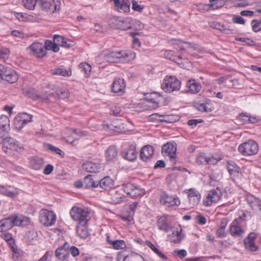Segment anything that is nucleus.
<instances>
[{
    "label": "nucleus",
    "instance_id": "obj_53",
    "mask_svg": "<svg viewBox=\"0 0 261 261\" xmlns=\"http://www.w3.org/2000/svg\"><path fill=\"white\" fill-rule=\"evenodd\" d=\"M208 156L204 153H199L197 158L196 162L198 165L207 164Z\"/></svg>",
    "mask_w": 261,
    "mask_h": 261
},
{
    "label": "nucleus",
    "instance_id": "obj_48",
    "mask_svg": "<svg viewBox=\"0 0 261 261\" xmlns=\"http://www.w3.org/2000/svg\"><path fill=\"white\" fill-rule=\"evenodd\" d=\"M122 18L119 17H113L109 20V24L112 28L119 29Z\"/></svg>",
    "mask_w": 261,
    "mask_h": 261
},
{
    "label": "nucleus",
    "instance_id": "obj_15",
    "mask_svg": "<svg viewBox=\"0 0 261 261\" xmlns=\"http://www.w3.org/2000/svg\"><path fill=\"white\" fill-rule=\"evenodd\" d=\"M121 188L124 193L132 197L142 196L144 194L142 189L130 182L122 185Z\"/></svg>",
    "mask_w": 261,
    "mask_h": 261
},
{
    "label": "nucleus",
    "instance_id": "obj_39",
    "mask_svg": "<svg viewBox=\"0 0 261 261\" xmlns=\"http://www.w3.org/2000/svg\"><path fill=\"white\" fill-rule=\"evenodd\" d=\"M54 96H49V97H57L58 98L60 99H65L68 98L69 96V92L68 90L64 88H59L56 90V92L54 93Z\"/></svg>",
    "mask_w": 261,
    "mask_h": 261
},
{
    "label": "nucleus",
    "instance_id": "obj_11",
    "mask_svg": "<svg viewBox=\"0 0 261 261\" xmlns=\"http://www.w3.org/2000/svg\"><path fill=\"white\" fill-rule=\"evenodd\" d=\"M38 6L43 11L54 13L60 10V2L58 1L38 0Z\"/></svg>",
    "mask_w": 261,
    "mask_h": 261
},
{
    "label": "nucleus",
    "instance_id": "obj_31",
    "mask_svg": "<svg viewBox=\"0 0 261 261\" xmlns=\"http://www.w3.org/2000/svg\"><path fill=\"white\" fill-rule=\"evenodd\" d=\"M185 236L182 233V228H177L173 231L171 234L168 236V239L171 242L174 243H179L184 238Z\"/></svg>",
    "mask_w": 261,
    "mask_h": 261
},
{
    "label": "nucleus",
    "instance_id": "obj_47",
    "mask_svg": "<svg viewBox=\"0 0 261 261\" xmlns=\"http://www.w3.org/2000/svg\"><path fill=\"white\" fill-rule=\"evenodd\" d=\"M254 4L253 0H234L233 5L237 7H245Z\"/></svg>",
    "mask_w": 261,
    "mask_h": 261
},
{
    "label": "nucleus",
    "instance_id": "obj_1",
    "mask_svg": "<svg viewBox=\"0 0 261 261\" xmlns=\"http://www.w3.org/2000/svg\"><path fill=\"white\" fill-rule=\"evenodd\" d=\"M70 215L71 218L78 221L79 224H87L90 219V212L85 208L73 206L70 211Z\"/></svg>",
    "mask_w": 261,
    "mask_h": 261
},
{
    "label": "nucleus",
    "instance_id": "obj_41",
    "mask_svg": "<svg viewBox=\"0 0 261 261\" xmlns=\"http://www.w3.org/2000/svg\"><path fill=\"white\" fill-rule=\"evenodd\" d=\"M65 246H62L56 250V256L60 259H65L69 256L68 251L65 248Z\"/></svg>",
    "mask_w": 261,
    "mask_h": 261
},
{
    "label": "nucleus",
    "instance_id": "obj_8",
    "mask_svg": "<svg viewBox=\"0 0 261 261\" xmlns=\"http://www.w3.org/2000/svg\"><path fill=\"white\" fill-rule=\"evenodd\" d=\"M0 77L10 83H15L18 79L17 74L13 69L0 64Z\"/></svg>",
    "mask_w": 261,
    "mask_h": 261
},
{
    "label": "nucleus",
    "instance_id": "obj_30",
    "mask_svg": "<svg viewBox=\"0 0 261 261\" xmlns=\"http://www.w3.org/2000/svg\"><path fill=\"white\" fill-rule=\"evenodd\" d=\"M13 221L15 222V226L26 227L31 224V220L22 215H14Z\"/></svg>",
    "mask_w": 261,
    "mask_h": 261
},
{
    "label": "nucleus",
    "instance_id": "obj_29",
    "mask_svg": "<svg viewBox=\"0 0 261 261\" xmlns=\"http://www.w3.org/2000/svg\"><path fill=\"white\" fill-rule=\"evenodd\" d=\"M226 167L230 175L232 177L237 176L241 172V170L236 163L231 160L227 162Z\"/></svg>",
    "mask_w": 261,
    "mask_h": 261
},
{
    "label": "nucleus",
    "instance_id": "obj_26",
    "mask_svg": "<svg viewBox=\"0 0 261 261\" xmlns=\"http://www.w3.org/2000/svg\"><path fill=\"white\" fill-rule=\"evenodd\" d=\"M83 169L88 172H98L101 168V164L98 162H87L82 165Z\"/></svg>",
    "mask_w": 261,
    "mask_h": 261
},
{
    "label": "nucleus",
    "instance_id": "obj_55",
    "mask_svg": "<svg viewBox=\"0 0 261 261\" xmlns=\"http://www.w3.org/2000/svg\"><path fill=\"white\" fill-rule=\"evenodd\" d=\"M251 24L254 32H258L261 31V19H253L251 21Z\"/></svg>",
    "mask_w": 261,
    "mask_h": 261
},
{
    "label": "nucleus",
    "instance_id": "obj_2",
    "mask_svg": "<svg viewBox=\"0 0 261 261\" xmlns=\"http://www.w3.org/2000/svg\"><path fill=\"white\" fill-rule=\"evenodd\" d=\"M180 85V81L175 76H166L161 85V88L165 92L171 93L179 90Z\"/></svg>",
    "mask_w": 261,
    "mask_h": 261
},
{
    "label": "nucleus",
    "instance_id": "obj_12",
    "mask_svg": "<svg viewBox=\"0 0 261 261\" xmlns=\"http://www.w3.org/2000/svg\"><path fill=\"white\" fill-rule=\"evenodd\" d=\"M147 103L145 105V110L155 109L159 107V103L163 99L162 96L159 93L154 92L149 94L146 97Z\"/></svg>",
    "mask_w": 261,
    "mask_h": 261
},
{
    "label": "nucleus",
    "instance_id": "obj_4",
    "mask_svg": "<svg viewBox=\"0 0 261 261\" xmlns=\"http://www.w3.org/2000/svg\"><path fill=\"white\" fill-rule=\"evenodd\" d=\"M160 202L162 205L167 207L178 206L180 204V201L177 196L170 195L165 191L161 193Z\"/></svg>",
    "mask_w": 261,
    "mask_h": 261
},
{
    "label": "nucleus",
    "instance_id": "obj_33",
    "mask_svg": "<svg viewBox=\"0 0 261 261\" xmlns=\"http://www.w3.org/2000/svg\"><path fill=\"white\" fill-rule=\"evenodd\" d=\"M114 180L109 176H106L101 179L98 180V187L99 186L103 190H107L111 188L114 186Z\"/></svg>",
    "mask_w": 261,
    "mask_h": 261
},
{
    "label": "nucleus",
    "instance_id": "obj_63",
    "mask_svg": "<svg viewBox=\"0 0 261 261\" xmlns=\"http://www.w3.org/2000/svg\"><path fill=\"white\" fill-rule=\"evenodd\" d=\"M173 254L175 256H177L180 258H184L187 255V252L184 249H177L173 251Z\"/></svg>",
    "mask_w": 261,
    "mask_h": 261
},
{
    "label": "nucleus",
    "instance_id": "obj_23",
    "mask_svg": "<svg viewBox=\"0 0 261 261\" xmlns=\"http://www.w3.org/2000/svg\"><path fill=\"white\" fill-rule=\"evenodd\" d=\"M14 215H12L0 221V232L7 231L15 226L13 221Z\"/></svg>",
    "mask_w": 261,
    "mask_h": 261
},
{
    "label": "nucleus",
    "instance_id": "obj_37",
    "mask_svg": "<svg viewBox=\"0 0 261 261\" xmlns=\"http://www.w3.org/2000/svg\"><path fill=\"white\" fill-rule=\"evenodd\" d=\"M76 233L82 239H86L88 236L87 224H79L76 226Z\"/></svg>",
    "mask_w": 261,
    "mask_h": 261
},
{
    "label": "nucleus",
    "instance_id": "obj_58",
    "mask_svg": "<svg viewBox=\"0 0 261 261\" xmlns=\"http://www.w3.org/2000/svg\"><path fill=\"white\" fill-rule=\"evenodd\" d=\"M46 147L48 150L56 152L57 154H59L62 157H63L65 154L64 152L62 150L51 144H47Z\"/></svg>",
    "mask_w": 261,
    "mask_h": 261
},
{
    "label": "nucleus",
    "instance_id": "obj_64",
    "mask_svg": "<svg viewBox=\"0 0 261 261\" xmlns=\"http://www.w3.org/2000/svg\"><path fill=\"white\" fill-rule=\"evenodd\" d=\"M249 114L247 113H242L240 114L238 116V119L242 123L245 124H248Z\"/></svg>",
    "mask_w": 261,
    "mask_h": 261
},
{
    "label": "nucleus",
    "instance_id": "obj_40",
    "mask_svg": "<svg viewBox=\"0 0 261 261\" xmlns=\"http://www.w3.org/2000/svg\"><path fill=\"white\" fill-rule=\"evenodd\" d=\"M259 237V234L255 232H250L244 239V245H255V240Z\"/></svg>",
    "mask_w": 261,
    "mask_h": 261
},
{
    "label": "nucleus",
    "instance_id": "obj_27",
    "mask_svg": "<svg viewBox=\"0 0 261 261\" xmlns=\"http://www.w3.org/2000/svg\"><path fill=\"white\" fill-rule=\"evenodd\" d=\"M118 261H143L142 257L137 254H125L124 251L118 253Z\"/></svg>",
    "mask_w": 261,
    "mask_h": 261
},
{
    "label": "nucleus",
    "instance_id": "obj_52",
    "mask_svg": "<svg viewBox=\"0 0 261 261\" xmlns=\"http://www.w3.org/2000/svg\"><path fill=\"white\" fill-rule=\"evenodd\" d=\"M24 7L30 10L34 9L36 5L38 6V0H23Z\"/></svg>",
    "mask_w": 261,
    "mask_h": 261
},
{
    "label": "nucleus",
    "instance_id": "obj_24",
    "mask_svg": "<svg viewBox=\"0 0 261 261\" xmlns=\"http://www.w3.org/2000/svg\"><path fill=\"white\" fill-rule=\"evenodd\" d=\"M157 226L159 229L167 232L171 230L172 226L167 215H163L157 220Z\"/></svg>",
    "mask_w": 261,
    "mask_h": 261
},
{
    "label": "nucleus",
    "instance_id": "obj_22",
    "mask_svg": "<svg viewBox=\"0 0 261 261\" xmlns=\"http://www.w3.org/2000/svg\"><path fill=\"white\" fill-rule=\"evenodd\" d=\"M154 153V149L151 145H147L143 147L140 151V158L144 162L150 160Z\"/></svg>",
    "mask_w": 261,
    "mask_h": 261
},
{
    "label": "nucleus",
    "instance_id": "obj_54",
    "mask_svg": "<svg viewBox=\"0 0 261 261\" xmlns=\"http://www.w3.org/2000/svg\"><path fill=\"white\" fill-rule=\"evenodd\" d=\"M223 159L222 155H218L214 156L212 155L210 157H208L207 164H210L213 165H216L218 162Z\"/></svg>",
    "mask_w": 261,
    "mask_h": 261
},
{
    "label": "nucleus",
    "instance_id": "obj_35",
    "mask_svg": "<svg viewBox=\"0 0 261 261\" xmlns=\"http://www.w3.org/2000/svg\"><path fill=\"white\" fill-rule=\"evenodd\" d=\"M0 129L7 134L10 130V120L7 116H0Z\"/></svg>",
    "mask_w": 261,
    "mask_h": 261
},
{
    "label": "nucleus",
    "instance_id": "obj_50",
    "mask_svg": "<svg viewBox=\"0 0 261 261\" xmlns=\"http://www.w3.org/2000/svg\"><path fill=\"white\" fill-rule=\"evenodd\" d=\"M11 187H7L4 186H0V194L10 197H14L16 195L15 193L10 190Z\"/></svg>",
    "mask_w": 261,
    "mask_h": 261
},
{
    "label": "nucleus",
    "instance_id": "obj_56",
    "mask_svg": "<svg viewBox=\"0 0 261 261\" xmlns=\"http://www.w3.org/2000/svg\"><path fill=\"white\" fill-rule=\"evenodd\" d=\"M79 66L80 68L81 69L82 71L84 72V73L87 75H89L90 74L91 67L90 64L86 62L81 63Z\"/></svg>",
    "mask_w": 261,
    "mask_h": 261
},
{
    "label": "nucleus",
    "instance_id": "obj_17",
    "mask_svg": "<svg viewBox=\"0 0 261 261\" xmlns=\"http://www.w3.org/2000/svg\"><path fill=\"white\" fill-rule=\"evenodd\" d=\"M122 156L125 160L133 162L137 159L136 147L134 144H129L125 147L121 151Z\"/></svg>",
    "mask_w": 261,
    "mask_h": 261
},
{
    "label": "nucleus",
    "instance_id": "obj_9",
    "mask_svg": "<svg viewBox=\"0 0 261 261\" xmlns=\"http://www.w3.org/2000/svg\"><path fill=\"white\" fill-rule=\"evenodd\" d=\"M27 95L34 100L40 99L42 102L48 103L50 102L49 96H54L53 93H48L46 91H42V93H38L34 89H30L26 92Z\"/></svg>",
    "mask_w": 261,
    "mask_h": 261
},
{
    "label": "nucleus",
    "instance_id": "obj_34",
    "mask_svg": "<svg viewBox=\"0 0 261 261\" xmlns=\"http://www.w3.org/2000/svg\"><path fill=\"white\" fill-rule=\"evenodd\" d=\"M44 160L42 158L34 156L30 160V166L32 168L38 170L41 169L43 166Z\"/></svg>",
    "mask_w": 261,
    "mask_h": 261
},
{
    "label": "nucleus",
    "instance_id": "obj_3",
    "mask_svg": "<svg viewBox=\"0 0 261 261\" xmlns=\"http://www.w3.org/2000/svg\"><path fill=\"white\" fill-rule=\"evenodd\" d=\"M238 151L244 156L253 155L258 152V146L254 140H249L239 146Z\"/></svg>",
    "mask_w": 261,
    "mask_h": 261
},
{
    "label": "nucleus",
    "instance_id": "obj_25",
    "mask_svg": "<svg viewBox=\"0 0 261 261\" xmlns=\"http://www.w3.org/2000/svg\"><path fill=\"white\" fill-rule=\"evenodd\" d=\"M188 197L190 203L193 206H196L200 202L201 195L194 188H191L188 190Z\"/></svg>",
    "mask_w": 261,
    "mask_h": 261
},
{
    "label": "nucleus",
    "instance_id": "obj_59",
    "mask_svg": "<svg viewBox=\"0 0 261 261\" xmlns=\"http://www.w3.org/2000/svg\"><path fill=\"white\" fill-rule=\"evenodd\" d=\"M235 39L239 41L245 42L249 46H253L255 45V42L249 38L236 37Z\"/></svg>",
    "mask_w": 261,
    "mask_h": 261
},
{
    "label": "nucleus",
    "instance_id": "obj_5",
    "mask_svg": "<svg viewBox=\"0 0 261 261\" xmlns=\"http://www.w3.org/2000/svg\"><path fill=\"white\" fill-rule=\"evenodd\" d=\"M242 217H239L233 220L229 225V233L234 238H242L245 230L242 225Z\"/></svg>",
    "mask_w": 261,
    "mask_h": 261
},
{
    "label": "nucleus",
    "instance_id": "obj_45",
    "mask_svg": "<svg viewBox=\"0 0 261 261\" xmlns=\"http://www.w3.org/2000/svg\"><path fill=\"white\" fill-rule=\"evenodd\" d=\"M197 109L202 112H209L213 110V107L210 102L198 103L197 105Z\"/></svg>",
    "mask_w": 261,
    "mask_h": 261
},
{
    "label": "nucleus",
    "instance_id": "obj_32",
    "mask_svg": "<svg viewBox=\"0 0 261 261\" xmlns=\"http://www.w3.org/2000/svg\"><path fill=\"white\" fill-rule=\"evenodd\" d=\"M188 91L191 93H198L201 89L200 84L197 82L195 79L189 80L187 83Z\"/></svg>",
    "mask_w": 261,
    "mask_h": 261
},
{
    "label": "nucleus",
    "instance_id": "obj_49",
    "mask_svg": "<svg viewBox=\"0 0 261 261\" xmlns=\"http://www.w3.org/2000/svg\"><path fill=\"white\" fill-rule=\"evenodd\" d=\"M208 6L212 10L219 9L224 5V0H210Z\"/></svg>",
    "mask_w": 261,
    "mask_h": 261
},
{
    "label": "nucleus",
    "instance_id": "obj_20",
    "mask_svg": "<svg viewBox=\"0 0 261 261\" xmlns=\"http://www.w3.org/2000/svg\"><path fill=\"white\" fill-rule=\"evenodd\" d=\"M114 3L115 10L120 12L127 13L130 11V3L129 0H110Z\"/></svg>",
    "mask_w": 261,
    "mask_h": 261
},
{
    "label": "nucleus",
    "instance_id": "obj_61",
    "mask_svg": "<svg viewBox=\"0 0 261 261\" xmlns=\"http://www.w3.org/2000/svg\"><path fill=\"white\" fill-rule=\"evenodd\" d=\"M132 9L135 11L141 13L144 9V6L139 5L137 1L133 0L132 1Z\"/></svg>",
    "mask_w": 261,
    "mask_h": 261
},
{
    "label": "nucleus",
    "instance_id": "obj_38",
    "mask_svg": "<svg viewBox=\"0 0 261 261\" xmlns=\"http://www.w3.org/2000/svg\"><path fill=\"white\" fill-rule=\"evenodd\" d=\"M106 240L110 245H125L124 241L117 239L116 237L110 233L106 234Z\"/></svg>",
    "mask_w": 261,
    "mask_h": 261
},
{
    "label": "nucleus",
    "instance_id": "obj_60",
    "mask_svg": "<svg viewBox=\"0 0 261 261\" xmlns=\"http://www.w3.org/2000/svg\"><path fill=\"white\" fill-rule=\"evenodd\" d=\"M18 115L27 124L32 121L33 115H32L27 113H20Z\"/></svg>",
    "mask_w": 261,
    "mask_h": 261
},
{
    "label": "nucleus",
    "instance_id": "obj_46",
    "mask_svg": "<svg viewBox=\"0 0 261 261\" xmlns=\"http://www.w3.org/2000/svg\"><path fill=\"white\" fill-rule=\"evenodd\" d=\"M53 75H59L65 77H69L71 75V70H67L65 69L58 68L52 70Z\"/></svg>",
    "mask_w": 261,
    "mask_h": 261
},
{
    "label": "nucleus",
    "instance_id": "obj_19",
    "mask_svg": "<svg viewBox=\"0 0 261 261\" xmlns=\"http://www.w3.org/2000/svg\"><path fill=\"white\" fill-rule=\"evenodd\" d=\"M117 62H128L135 58L136 54L128 50L115 51Z\"/></svg>",
    "mask_w": 261,
    "mask_h": 261
},
{
    "label": "nucleus",
    "instance_id": "obj_10",
    "mask_svg": "<svg viewBox=\"0 0 261 261\" xmlns=\"http://www.w3.org/2000/svg\"><path fill=\"white\" fill-rule=\"evenodd\" d=\"M177 145L175 142H167L162 147V153L164 156H168L171 161L175 163Z\"/></svg>",
    "mask_w": 261,
    "mask_h": 261
},
{
    "label": "nucleus",
    "instance_id": "obj_28",
    "mask_svg": "<svg viewBox=\"0 0 261 261\" xmlns=\"http://www.w3.org/2000/svg\"><path fill=\"white\" fill-rule=\"evenodd\" d=\"M118 150L115 145L110 146L105 151V157L107 161L114 162L117 159Z\"/></svg>",
    "mask_w": 261,
    "mask_h": 261
},
{
    "label": "nucleus",
    "instance_id": "obj_57",
    "mask_svg": "<svg viewBox=\"0 0 261 261\" xmlns=\"http://www.w3.org/2000/svg\"><path fill=\"white\" fill-rule=\"evenodd\" d=\"M115 51H110L109 53L105 55V58L106 60L109 62L115 63L117 62V57Z\"/></svg>",
    "mask_w": 261,
    "mask_h": 261
},
{
    "label": "nucleus",
    "instance_id": "obj_42",
    "mask_svg": "<svg viewBox=\"0 0 261 261\" xmlns=\"http://www.w3.org/2000/svg\"><path fill=\"white\" fill-rule=\"evenodd\" d=\"M122 191L121 187H117L112 191V198L114 202L118 203L121 201L123 196Z\"/></svg>",
    "mask_w": 261,
    "mask_h": 261
},
{
    "label": "nucleus",
    "instance_id": "obj_36",
    "mask_svg": "<svg viewBox=\"0 0 261 261\" xmlns=\"http://www.w3.org/2000/svg\"><path fill=\"white\" fill-rule=\"evenodd\" d=\"M97 181H95L92 177V175H88L85 177L84 179V187L85 188H95L98 187Z\"/></svg>",
    "mask_w": 261,
    "mask_h": 261
},
{
    "label": "nucleus",
    "instance_id": "obj_44",
    "mask_svg": "<svg viewBox=\"0 0 261 261\" xmlns=\"http://www.w3.org/2000/svg\"><path fill=\"white\" fill-rule=\"evenodd\" d=\"M133 21V19L130 18H126L125 19L122 18L119 29L126 30L132 29V24Z\"/></svg>",
    "mask_w": 261,
    "mask_h": 261
},
{
    "label": "nucleus",
    "instance_id": "obj_13",
    "mask_svg": "<svg viewBox=\"0 0 261 261\" xmlns=\"http://www.w3.org/2000/svg\"><path fill=\"white\" fill-rule=\"evenodd\" d=\"M2 149L6 153L10 150L18 151L21 149L19 142L11 137H4Z\"/></svg>",
    "mask_w": 261,
    "mask_h": 261
},
{
    "label": "nucleus",
    "instance_id": "obj_7",
    "mask_svg": "<svg viewBox=\"0 0 261 261\" xmlns=\"http://www.w3.org/2000/svg\"><path fill=\"white\" fill-rule=\"evenodd\" d=\"M223 196V192L220 188L217 187L216 189L210 190L206 195V198L203 201V205L205 206H210L213 203L218 202Z\"/></svg>",
    "mask_w": 261,
    "mask_h": 261
},
{
    "label": "nucleus",
    "instance_id": "obj_51",
    "mask_svg": "<svg viewBox=\"0 0 261 261\" xmlns=\"http://www.w3.org/2000/svg\"><path fill=\"white\" fill-rule=\"evenodd\" d=\"M1 237L5 240L8 245H14L15 243V240L10 233H3L1 234Z\"/></svg>",
    "mask_w": 261,
    "mask_h": 261
},
{
    "label": "nucleus",
    "instance_id": "obj_43",
    "mask_svg": "<svg viewBox=\"0 0 261 261\" xmlns=\"http://www.w3.org/2000/svg\"><path fill=\"white\" fill-rule=\"evenodd\" d=\"M214 28L221 31L222 33L225 34H233V30L230 29L229 27H227L224 24H221L219 22H216L215 23Z\"/></svg>",
    "mask_w": 261,
    "mask_h": 261
},
{
    "label": "nucleus",
    "instance_id": "obj_6",
    "mask_svg": "<svg viewBox=\"0 0 261 261\" xmlns=\"http://www.w3.org/2000/svg\"><path fill=\"white\" fill-rule=\"evenodd\" d=\"M39 222L46 227L53 226L56 222V215L53 211L43 209L39 214Z\"/></svg>",
    "mask_w": 261,
    "mask_h": 261
},
{
    "label": "nucleus",
    "instance_id": "obj_21",
    "mask_svg": "<svg viewBox=\"0 0 261 261\" xmlns=\"http://www.w3.org/2000/svg\"><path fill=\"white\" fill-rule=\"evenodd\" d=\"M246 200L253 211H259L261 214V200L259 198L247 194L246 195Z\"/></svg>",
    "mask_w": 261,
    "mask_h": 261
},
{
    "label": "nucleus",
    "instance_id": "obj_18",
    "mask_svg": "<svg viewBox=\"0 0 261 261\" xmlns=\"http://www.w3.org/2000/svg\"><path fill=\"white\" fill-rule=\"evenodd\" d=\"M28 49H30L37 57L41 58L46 54L45 44L44 45L40 42L32 43Z\"/></svg>",
    "mask_w": 261,
    "mask_h": 261
},
{
    "label": "nucleus",
    "instance_id": "obj_16",
    "mask_svg": "<svg viewBox=\"0 0 261 261\" xmlns=\"http://www.w3.org/2000/svg\"><path fill=\"white\" fill-rule=\"evenodd\" d=\"M126 88V83L122 78H115L111 85V91L118 96L124 94Z\"/></svg>",
    "mask_w": 261,
    "mask_h": 261
},
{
    "label": "nucleus",
    "instance_id": "obj_14",
    "mask_svg": "<svg viewBox=\"0 0 261 261\" xmlns=\"http://www.w3.org/2000/svg\"><path fill=\"white\" fill-rule=\"evenodd\" d=\"M64 40H65V37L64 36L55 35L54 36L53 41L49 40L45 41L46 49L57 53L59 50V46L62 45Z\"/></svg>",
    "mask_w": 261,
    "mask_h": 261
},
{
    "label": "nucleus",
    "instance_id": "obj_62",
    "mask_svg": "<svg viewBox=\"0 0 261 261\" xmlns=\"http://www.w3.org/2000/svg\"><path fill=\"white\" fill-rule=\"evenodd\" d=\"M165 57L173 62H177L176 56L174 55V52L172 50H167L165 53Z\"/></svg>",
    "mask_w": 261,
    "mask_h": 261
}]
</instances>
